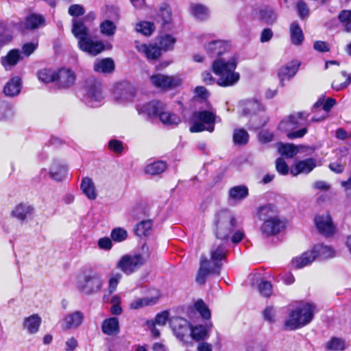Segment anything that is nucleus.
<instances>
[{"mask_svg":"<svg viewBox=\"0 0 351 351\" xmlns=\"http://www.w3.org/2000/svg\"><path fill=\"white\" fill-rule=\"evenodd\" d=\"M286 227V221L280 217L263 221L261 227L262 234L272 236L278 234Z\"/></svg>","mask_w":351,"mask_h":351,"instance_id":"2eb2a0df","label":"nucleus"},{"mask_svg":"<svg viewBox=\"0 0 351 351\" xmlns=\"http://www.w3.org/2000/svg\"><path fill=\"white\" fill-rule=\"evenodd\" d=\"M84 99L86 103L92 107L99 106L104 99L101 85L99 84H94L90 86L86 91Z\"/></svg>","mask_w":351,"mask_h":351,"instance_id":"f3484780","label":"nucleus"},{"mask_svg":"<svg viewBox=\"0 0 351 351\" xmlns=\"http://www.w3.org/2000/svg\"><path fill=\"white\" fill-rule=\"evenodd\" d=\"M312 250L316 258L319 259L330 258L335 256V251L331 247L322 244L315 245Z\"/></svg>","mask_w":351,"mask_h":351,"instance_id":"58836bf2","label":"nucleus"},{"mask_svg":"<svg viewBox=\"0 0 351 351\" xmlns=\"http://www.w3.org/2000/svg\"><path fill=\"white\" fill-rule=\"evenodd\" d=\"M13 116V109L12 106L5 103V101H0V118L9 119Z\"/></svg>","mask_w":351,"mask_h":351,"instance_id":"13d9d810","label":"nucleus"},{"mask_svg":"<svg viewBox=\"0 0 351 351\" xmlns=\"http://www.w3.org/2000/svg\"><path fill=\"white\" fill-rule=\"evenodd\" d=\"M110 237L114 242L120 243L128 238V232L122 228H116L111 231Z\"/></svg>","mask_w":351,"mask_h":351,"instance_id":"5fc2aeb1","label":"nucleus"},{"mask_svg":"<svg viewBox=\"0 0 351 351\" xmlns=\"http://www.w3.org/2000/svg\"><path fill=\"white\" fill-rule=\"evenodd\" d=\"M326 348L330 351H342L346 348V343L342 339L332 337L326 343Z\"/></svg>","mask_w":351,"mask_h":351,"instance_id":"de8ad7c7","label":"nucleus"},{"mask_svg":"<svg viewBox=\"0 0 351 351\" xmlns=\"http://www.w3.org/2000/svg\"><path fill=\"white\" fill-rule=\"evenodd\" d=\"M194 308L199 313L202 318L208 319L210 317V311L208 306L202 300L199 299L194 303Z\"/></svg>","mask_w":351,"mask_h":351,"instance_id":"3c124183","label":"nucleus"},{"mask_svg":"<svg viewBox=\"0 0 351 351\" xmlns=\"http://www.w3.org/2000/svg\"><path fill=\"white\" fill-rule=\"evenodd\" d=\"M136 48L149 60H156L161 55L160 48L154 45L136 42Z\"/></svg>","mask_w":351,"mask_h":351,"instance_id":"4be33fe9","label":"nucleus"},{"mask_svg":"<svg viewBox=\"0 0 351 351\" xmlns=\"http://www.w3.org/2000/svg\"><path fill=\"white\" fill-rule=\"evenodd\" d=\"M155 29L154 24L149 21H141L136 25V30L145 36H149Z\"/></svg>","mask_w":351,"mask_h":351,"instance_id":"09e8293b","label":"nucleus"},{"mask_svg":"<svg viewBox=\"0 0 351 351\" xmlns=\"http://www.w3.org/2000/svg\"><path fill=\"white\" fill-rule=\"evenodd\" d=\"M167 169L165 162L158 160L147 164L144 169L145 173L149 175H158L164 172Z\"/></svg>","mask_w":351,"mask_h":351,"instance_id":"79ce46f5","label":"nucleus"},{"mask_svg":"<svg viewBox=\"0 0 351 351\" xmlns=\"http://www.w3.org/2000/svg\"><path fill=\"white\" fill-rule=\"evenodd\" d=\"M237 66V57L234 54L215 60L212 64V69L218 76L217 84L220 86L227 87L237 83L240 79V75L235 71Z\"/></svg>","mask_w":351,"mask_h":351,"instance_id":"f03ea898","label":"nucleus"},{"mask_svg":"<svg viewBox=\"0 0 351 351\" xmlns=\"http://www.w3.org/2000/svg\"><path fill=\"white\" fill-rule=\"evenodd\" d=\"M21 88V79L18 77H14L5 84L4 93L8 97H14L19 94Z\"/></svg>","mask_w":351,"mask_h":351,"instance_id":"4c0bfd02","label":"nucleus"},{"mask_svg":"<svg viewBox=\"0 0 351 351\" xmlns=\"http://www.w3.org/2000/svg\"><path fill=\"white\" fill-rule=\"evenodd\" d=\"M308 114L306 112H297L291 114L279 124V129L287 132L289 139L301 138L307 132L306 125Z\"/></svg>","mask_w":351,"mask_h":351,"instance_id":"39448f33","label":"nucleus"},{"mask_svg":"<svg viewBox=\"0 0 351 351\" xmlns=\"http://www.w3.org/2000/svg\"><path fill=\"white\" fill-rule=\"evenodd\" d=\"M300 65V63L298 60H292L279 69L278 76L282 86L295 76Z\"/></svg>","mask_w":351,"mask_h":351,"instance_id":"dca6fc26","label":"nucleus"},{"mask_svg":"<svg viewBox=\"0 0 351 351\" xmlns=\"http://www.w3.org/2000/svg\"><path fill=\"white\" fill-rule=\"evenodd\" d=\"M75 81V75L73 71L68 69H62L56 72V82L62 88L73 86Z\"/></svg>","mask_w":351,"mask_h":351,"instance_id":"aec40b11","label":"nucleus"},{"mask_svg":"<svg viewBox=\"0 0 351 351\" xmlns=\"http://www.w3.org/2000/svg\"><path fill=\"white\" fill-rule=\"evenodd\" d=\"M259 219L265 221L276 217H278V209L273 204H266L258 208L257 213Z\"/></svg>","mask_w":351,"mask_h":351,"instance_id":"473e14b6","label":"nucleus"},{"mask_svg":"<svg viewBox=\"0 0 351 351\" xmlns=\"http://www.w3.org/2000/svg\"><path fill=\"white\" fill-rule=\"evenodd\" d=\"M298 13L301 19H304L308 16L309 10L306 3L303 1H300L297 3Z\"/></svg>","mask_w":351,"mask_h":351,"instance_id":"338daca9","label":"nucleus"},{"mask_svg":"<svg viewBox=\"0 0 351 351\" xmlns=\"http://www.w3.org/2000/svg\"><path fill=\"white\" fill-rule=\"evenodd\" d=\"M213 327L211 322L207 323L205 325H196L191 326L190 331V338L196 341L204 340L209 337V332Z\"/></svg>","mask_w":351,"mask_h":351,"instance_id":"5701e85b","label":"nucleus"},{"mask_svg":"<svg viewBox=\"0 0 351 351\" xmlns=\"http://www.w3.org/2000/svg\"><path fill=\"white\" fill-rule=\"evenodd\" d=\"M102 332L108 335H114L119 332V323L117 317L106 319L101 324Z\"/></svg>","mask_w":351,"mask_h":351,"instance_id":"c9c22d12","label":"nucleus"},{"mask_svg":"<svg viewBox=\"0 0 351 351\" xmlns=\"http://www.w3.org/2000/svg\"><path fill=\"white\" fill-rule=\"evenodd\" d=\"M339 21L344 24L345 31L349 32L351 31V10H342L339 14Z\"/></svg>","mask_w":351,"mask_h":351,"instance_id":"6e6d98bb","label":"nucleus"},{"mask_svg":"<svg viewBox=\"0 0 351 351\" xmlns=\"http://www.w3.org/2000/svg\"><path fill=\"white\" fill-rule=\"evenodd\" d=\"M160 121L166 125L170 126L178 125L181 122L180 117L175 113L161 110L158 116Z\"/></svg>","mask_w":351,"mask_h":351,"instance_id":"ea45409f","label":"nucleus"},{"mask_svg":"<svg viewBox=\"0 0 351 351\" xmlns=\"http://www.w3.org/2000/svg\"><path fill=\"white\" fill-rule=\"evenodd\" d=\"M260 293L265 297H269L272 293V286L270 282L262 281L258 285Z\"/></svg>","mask_w":351,"mask_h":351,"instance_id":"0e129e2a","label":"nucleus"},{"mask_svg":"<svg viewBox=\"0 0 351 351\" xmlns=\"http://www.w3.org/2000/svg\"><path fill=\"white\" fill-rule=\"evenodd\" d=\"M261 18L267 24H273L277 19L276 12L269 9L261 11Z\"/></svg>","mask_w":351,"mask_h":351,"instance_id":"052dcab7","label":"nucleus"},{"mask_svg":"<svg viewBox=\"0 0 351 351\" xmlns=\"http://www.w3.org/2000/svg\"><path fill=\"white\" fill-rule=\"evenodd\" d=\"M214 224L217 239L215 243H222L226 245L230 234L237 227V223L234 215L228 210L219 211L215 216Z\"/></svg>","mask_w":351,"mask_h":351,"instance_id":"423d86ee","label":"nucleus"},{"mask_svg":"<svg viewBox=\"0 0 351 351\" xmlns=\"http://www.w3.org/2000/svg\"><path fill=\"white\" fill-rule=\"evenodd\" d=\"M335 99L330 97L327 98L326 99H324V98L319 99L314 104L313 109L315 110L319 108H322L325 111V114L319 118H312L311 121L318 122L325 119L327 117L328 112L335 106Z\"/></svg>","mask_w":351,"mask_h":351,"instance_id":"cd10ccee","label":"nucleus"},{"mask_svg":"<svg viewBox=\"0 0 351 351\" xmlns=\"http://www.w3.org/2000/svg\"><path fill=\"white\" fill-rule=\"evenodd\" d=\"M136 108L138 114L152 119L158 116L160 112L165 109V105L159 101H152L140 104Z\"/></svg>","mask_w":351,"mask_h":351,"instance_id":"ddd939ff","label":"nucleus"},{"mask_svg":"<svg viewBox=\"0 0 351 351\" xmlns=\"http://www.w3.org/2000/svg\"><path fill=\"white\" fill-rule=\"evenodd\" d=\"M156 19L158 21H160L163 25L171 23L172 20L171 9L167 3H164L160 6Z\"/></svg>","mask_w":351,"mask_h":351,"instance_id":"37998d69","label":"nucleus"},{"mask_svg":"<svg viewBox=\"0 0 351 351\" xmlns=\"http://www.w3.org/2000/svg\"><path fill=\"white\" fill-rule=\"evenodd\" d=\"M38 78L45 83L56 82V72L49 69H43L38 73Z\"/></svg>","mask_w":351,"mask_h":351,"instance_id":"864d4df0","label":"nucleus"},{"mask_svg":"<svg viewBox=\"0 0 351 351\" xmlns=\"http://www.w3.org/2000/svg\"><path fill=\"white\" fill-rule=\"evenodd\" d=\"M22 59L23 56L19 49H12L6 56L1 58V63L6 71H10Z\"/></svg>","mask_w":351,"mask_h":351,"instance_id":"393cba45","label":"nucleus"},{"mask_svg":"<svg viewBox=\"0 0 351 351\" xmlns=\"http://www.w3.org/2000/svg\"><path fill=\"white\" fill-rule=\"evenodd\" d=\"M152 84L161 90H169L180 86L182 79L180 75H166L160 73L152 75L150 77Z\"/></svg>","mask_w":351,"mask_h":351,"instance_id":"9b49d317","label":"nucleus"},{"mask_svg":"<svg viewBox=\"0 0 351 351\" xmlns=\"http://www.w3.org/2000/svg\"><path fill=\"white\" fill-rule=\"evenodd\" d=\"M278 152L281 155L287 158H292L298 152V147L289 143H280L278 145Z\"/></svg>","mask_w":351,"mask_h":351,"instance_id":"a18cd8bd","label":"nucleus"},{"mask_svg":"<svg viewBox=\"0 0 351 351\" xmlns=\"http://www.w3.org/2000/svg\"><path fill=\"white\" fill-rule=\"evenodd\" d=\"M80 188L88 199L94 200L97 198V193L95 189V186L91 178L88 177L84 178L82 180Z\"/></svg>","mask_w":351,"mask_h":351,"instance_id":"f704fd0d","label":"nucleus"},{"mask_svg":"<svg viewBox=\"0 0 351 351\" xmlns=\"http://www.w3.org/2000/svg\"><path fill=\"white\" fill-rule=\"evenodd\" d=\"M315 311L314 304H302L290 311L285 322V327L288 330H293L307 325L312 321Z\"/></svg>","mask_w":351,"mask_h":351,"instance_id":"20e7f679","label":"nucleus"},{"mask_svg":"<svg viewBox=\"0 0 351 351\" xmlns=\"http://www.w3.org/2000/svg\"><path fill=\"white\" fill-rule=\"evenodd\" d=\"M38 47V43L36 42H30L24 44L22 46V51L21 52V55L26 57H29Z\"/></svg>","mask_w":351,"mask_h":351,"instance_id":"e2e57ef3","label":"nucleus"},{"mask_svg":"<svg viewBox=\"0 0 351 351\" xmlns=\"http://www.w3.org/2000/svg\"><path fill=\"white\" fill-rule=\"evenodd\" d=\"M133 97V93L130 89H123L120 95L116 93L114 99L119 103H123L132 101Z\"/></svg>","mask_w":351,"mask_h":351,"instance_id":"680f3d73","label":"nucleus"},{"mask_svg":"<svg viewBox=\"0 0 351 351\" xmlns=\"http://www.w3.org/2000/svg\"><path fill=\"white\" fill-rule=\"evenodd\" d=\"M205 49L212 57L226 58L229 56L230 45L223 40H212L205 46Z\"/></svg>","mask_w":351,"mask_h":351,"instance_id":"4468645a","label":"nucleus"},{"mask_svg":"<svg viewBox=\"0 0 351 351\" xmlns=\"http://www.w3.org/2000/svg\"><path fill=\"white\" fill-rule=\"evenodd\" d=\"M191 14L198 20H205L210 15L209 9L200 3H191L189 7Z\"/></svg>","mask_w":351,"mask_h":351,"instance_id":"e433bc0d","label":"nucleus"},{"mask_svg":"<svg viewBox=\"0 0 351 351\" xmlns=\"http://www.w3.org/2000/svg\"><path fill=\"white\" fill-rule=\"evenodd\" d=\"M122 278V274L119 272L112 273L108 280V291L110 293L116 291L117 285Z\"/></svg>","mask_w":351,"mask_h":351,"instance_id":"4d7b16f0","label":"nucleus"},{"mask_svg":"<svg viewBox=\"0 0 351 351\" xmlns=\"http://www.w3.org/2000/svg\"><path fill=\"white\" fill-rule=\"evenodd\" d=\"M84 319V314L80 311H75L66 315L61 324L64 329H75L80 327Z\"/></svg>","mask_w":351,"mask_h":351,"instance_id":"6ab92c4d","label":"nucleus"},{"mask_svg":"<svg viewBox=\"0 0 351 351\" xmlns=\"http://www.w3.org/2000/svg\"><path fill=\"white\" fill-rule=\"evenodd\" d=\"M99 27L101 33L106 36H112L117 29L115 24L110 20L101 23Z\"/></svg>","mask_w":351,"mask_h":351,"instance_id":"8fccbe9b","label":"nucleus"},{"mask_svg":"<svg viewBox=\"0 0 351 351\" xmlns=\"http://www.w3.org/2000/svg\"><path fill=\"white\" fill-rule=\"evenodd\" d=\"M315 166V160L313 158L300 160L296 162L294 167L291 169V173L293 176H297L299 173H308L311 172Z\"/></svg>","mask_w":351,"mask_h":351,"instance_id":"a878e982","label":"nucleus"},{"mask_svg":"<svg viewBox=\"0 0 351 351\" xmlns=\"http://www.w3.org/2000/svg\"><path fill=\"white\" fill-rule=\"evenodd\" d=\"M42 319L38 314H32L23 319V327L29 335H34L39 331Z\"/></svg>","mask_w":351,"mask_h":351,"instance_id":"b1692460","label":"nucleus"},{"mask_svg":"<svg viewBox=\"0 0 351 351\" xmlns=\"http://www.w3.org/2000/svg\"><path fill=\"white\" fill-rule=\"evenodd\" d=\"M149 257L148 252L126 254L121 256L115 266L125 274L131 275L143 266Z\"/></svg>","mask_w":351,"mask_h":351,"instance_id":"1a4fd4ad","label":"nucleus"},{"mask_svg":"<svg viewBox=\"0 0 351 351\" xmlns=\"http://www.w3.org/2000/svg\"><path fill=\"white\" fill-rule=\"evenodd\" d=\"M276 169L282 175H286L289 172V167L285 160L279 158L276 161Z\"/></svg>","mask_w":351,"mask_h":351,"instance_id":"774afa93","label":"nucleus"},{"mask_svg":"<svg viewBox=\"0 0 351 351\" xmlns=\"http://www.w3.org/2000/svg\"><path fill=\"white\" fill-rule=\"evenodd\" d=\"M289 35L291 43L295 46L301 45L304 40L303 31L297 22H293L290 25Z\"/></svg>","mask_w":351,"mask_h":351,"instance_id":"72a5a7b5","label":"nucleus"},{"mask_svg":"<svg viewBox=\"0 0 351 351\" xmlns=\"http://www.w3.org/2000/svg\"><path fill=\"white\" fill-rule=\"evenodd\" d=\"M169 324L175 336L180 341L187 342L192 326L189 322L180 317H174L171 318Z\"/></svg>","mask_w":351,"mask_h":351,"instance_id":"f8f14e48","label":"nucleus"},{"mask_svg":"<svg viewBox=\"0 0 351 351\" xmlns=\"http://www.w3.org/2000/svg\"><path fill=\"white\" fill-rule=\"evenodd\" d=\"M68 13L72 16H80L84 15L85 10L84 7L80 4H73L68 10Z\"/></svg>","mask_w":351,"mask_h":351,"instance_id":"69168bd1","label":"nucleus"},{"mask_svg":"<svg viewBox=\"0 0 351 351\" xmlns=\"http://www.w3.org/2000/svg\"><path fill=\"white\" fill-rule=\"evenodd\" d=\"M315 223L318 231L322 234L329 236L335 232V226L330 216L328 213L316 216Z\"/></svg>","mask_w":351,"mask_h":351,"instance_id":"a211bd4d","label":"nucleus"},{"mask_svg":"<svg viewBox=\"0 0 351 351\" xmlns=\"http://www.w3.org/2000/svg\"><path fill=\"white\" fill-rule=\"evenodd\" d=\"M44 22L45 19L41 15L34 14L25 19L23 25L25 29H33L39 27Z\"/></svg>","mask_w":351,"mask_h":351,"instance_id":"c03bdc74","label":"nucleus"},{"mask_svg":"<svg viewBox=\"0 0 351 351\" xmlns=\"http://www.w3.org/2000/svg\"><path fill=\"white\" fill-rule=\"evenodd\" d=\"M228 251L226 245L222 243H215L210 250L209 258L202 256L200 266L196 276L198 284L202 285L209 275H219L222 267V261L226 259Z\"/></svg>","mask_w":351,"mask_h":351,"instance_id":"f257e3e1","label":"nucleus"},{"mask_svg":"<svg viewBox=\"0 0 351 351\" xmlns=\"http://www.w3.org/2000/svg\"><path fill=\"white\" fill-rule=\"evenodd\" d=\"M233 140L235 144H246L249 140L248 133L243 129L235 130L233 134Z\"/></svg>","mask_w":351,"mask_h":351,"instance_id":"603ef678","label":"nucleus"},{"mask_svg":"<svg viewBox=\"0 0 351 351\" xmlns=\"http://www.w3.org/2000/svg\"><path fill=\"white\" fill-rule=\"evenodd\" d=\"M152 228L151 220L142 221L138 223L135 228V232L138 237H144L149 234Z\"/></svg>","mask_w":351,"mask_h":351,"instance_id":"49530a36","label":"nucleus"},{"mask_svg":"<svg viewBox=\"0 0 351 351\" xmlns=\"http://www.w3.org/2000/svg\"><path fill=\"white\" fill-rule=\"evenodd\" d=\"M104 285L101 276L97 272H88L79 277L76 287L83 295H91L100 292Z\"/></svg>","mask_w":351,"mask_h":351,"instance_id":"6e6552de","label":"nucleus"},{"mask_svg":"<svg viewBox=\"0 0 351 351\" xmlns=\"http://www.w3.org/2000/svg\"><path fill=\"white\" fill-rule=\"evenodd\" d=\"M316 259V255L313 250L307 251L292 260V265L296 269H300L312 263Z\"/></svg>","mask_w":351,"mask_h":351,"instance_id":"7c9ffc66","label":"nucleus"},{"mask_svg":"<svg viewBox=\"0 0 351 351\" xmlns=\"http://www.w3.org/2000/svg\"><path fill=\"white\" fill-rule=\"evenodd\" d=\"M350 84L351 73L341 71L335 76L332 83V88L336 91H339L347 88Z\"/></svg>","mask_w":351,"mask_h":351,"instance_id":"c85d7f7f","label":"nucleus"},{"mask_svg":"<svg viewBox=\"0 0 351 351\" xmlns=\"http://www.w3.org/2000/svg\"><path fill=\"white\" fill-rule=\"evenodd\" d=\"M248 195V189L244 185L235 186L229 189L228 199L234 203H238Z\"/></svg>","mask_w":351,"mask_h":351,"instance_id":"c756f323","label":"nucleus"},{"mask_svg":"<svg viewBox=\"0 0 351 351\" xmlns=\"http://www.w3.org/2000/svg\"><path fill=\"white\" fill-rule=\"evenodd\" d=\"M67 167L58 160H54L49 169V176L51 179L61 182L66 176Z\"/></svg>","mask_w":351,"mask_h":351,"instance_id":"bb28decb","label":"nucleus"},{"mask_svg":"<svg viewBox=\"0 0 351 351\" xmlns=\"http://www.w3.org/2000/svg\"><path fill=\"white\" fill-rule=\"evenodd\" d=\"M160 298V294L158 291L153 296L136 298L130 303L129 308L131 310H138L146 306H154L158 302Z\"/></svg>","mask_w":351,"mask_h":351,"instance_id":"412c9836","label":"nucleus"},{"mask_svg":"<svg viewBox=\"0 0 351 351\" xmlns=\"http://www.w3.org/2000/svg\"><path fill=\"white\" fill-rule=\"evenodd\" d=\"M34 208L25 203L17 205L12 210V215L21 221H25L27 217L34 214Z\"/></svg>","mask_w":351,"mask_h":351,"instance_id":"2f4dec72","label":"nucleus"},{"mask_svg":"<svg viewBox=\"0 0 351 351\" xmlns=\"http://www.w3.org/2000/svg\"><path fill=\"white\" fill-rule=\"evenodd\" d=\"M71 32L78 40V47L82 51L97 56L104 50L105 47L101 41L93 40L89 37V30L84 20L73 19Z\"/></svg>","mask_w":351,"mask_h":351,"instance_id":"7ed1b4c3","label":"nucleus"},{"mask_svg":"<svg viewBox=\"0 0 351 351\" xmlns=\"http://www.w3.org/2000/svg\"><path fill=\"white\" fill-rule=\"evenodd\" d=\"M242 114L249 117L250 126L256 130L264 126L268 121L262 104L257 100H247L243 102Z\"/></svg>","mask_w":351,"mask_h":351,"instance_id":"0eeeda50","label":"nucleus"},{"mask_svg":"<svg viewBox=\"0 0 351 351\" xmlns=\"http://www.w3.org/2000/svg\"><path fill=\"white\" fill-rule=\"evenodd\" d=\"M193 124L190 128L191 132H200L204 130L212 132L215 130L217 117L208 110L195 112L193 114Z\"/></svg>","mask_w":351,"mask_h":351,"instance_id":"9d476101","label":"nucleus"},{"mask_svg":"<svg viewBox=\"0 0 351 351\" xmlns=\"http://www.w3.org/2000/svg\"><path fill=\"white\" fill-rule=\"evenodd\" d=\"M114 69V61L111 58L97 60L94 64V70L98 73H110Z\"/></svg>","mask_w":351,"mask_h":351,"instance_id":"a19ab883","label":"nucleus"},{"mask_svg":"<svg viewBox=\"0 0 351 351\" xmlns=\"http://www.w3.org/2000/svg\"><path fill=\"white\" fill-rule=\"evenodd\" d=\"M176 43V38L171 35L167 34L160 38V48L164 50H169L173 48Z\"/></svg>","mask_w":351,"mask_h":351,"instance_id":"bf43d9fd","label":"nucleus"}]
</instances>
